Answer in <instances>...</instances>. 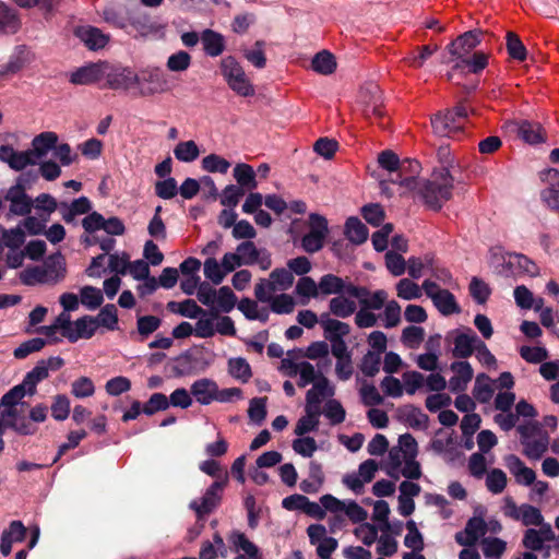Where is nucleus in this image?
Instances as JSON below:
<instances>
[{
	"mask_svg": "<svg viewBox=\"0 0 559 559\" xmlns=\"http://www.w3.org/2000/svg\"><path fill=\"white\" fill-rule=\"evenodd\" d=\"M311 68L319 74L329 75L335 71L336 61L331 52L322 50L312 58Z\"/></svg>",
	"mask_w": 559,
	"mask_h": 559,
	"instance_id": "603ef678",
	"label": "nucleus"
},
{
	"mask_svg": "<svg viewBox=\"0 0 559 559\" xmlns=\"http://www.w3.org/2000/svg\"><path fill=\"white\" fill-rule=\"evenodd\" d=\"M34 53L25 46H20L10 55L5 64L0 67V79L16 74L34 61Z\"/></svg>",
	"mask_w": 559,
	"mask_h": 559,
	"instance_id": "4be33fe9",
	"label": "nucleus"
},
{
	"mask_svg": "<svg viewBox=\"0 0 559 559\" xmlns=\"http://www.w3.org/2000/svg\"><path fill=\"white\" fill-rule=\"evenodd\" d=\"M57 142L58 135L55 132H43L33 139L31 152H34V157L38 160L53 150Z\"/></svg>",
	"mask_w": 559,
	"mask_h": 559,
	"instance_id": "a19ab883",
	"label": "nucleus"
},
{
	"mask_svg": "<svg viewBox=\"0 0 559 559\" xmlns=\"http://www.w3.org/2000/svg\"><path fill=\"white\" fill-rule=\"evenodd\" d=\"M423 286L414 283L409 278H402L396 284L397 297L404 300L419 299L423 296Z\"/></svg>",
	"mask_w": 559,
	"mask_h": 559,
	"instance_id": "680f3d73",
	"label": "nucleus"
},
{
	"mask_svg": "<svg viewBox=\"0 0 559 559\" xmlns=\"http://www.w3.org/2000/svg\"><path fill=\"white\" fill-rule=\"evenodd\" d=\"M480 43V33L469 31L459 36L448 47L449 57L444 59L445 63H455L461 61Z\"/></svg>",
	"mask_w": 559,
	"mask_h": 559,
	"instance_id": "ddd939ff",
	"label": "nucleus"
},
{
	"mask_svg": "<svg viewBox=\"0 0 559 559\" xmlns=\"http://www.w3.org/2000/svg\"><path fill=\"white\" fill-rule=\"evenodd\" d=\"M75 35L92 50L104 48L109 41L108 35L90 25L78 27Z\"/></svg>",
	"mask_w": 559,
	"mask_h": 559,
	"instance_id": "7c9ffc66",
	"label": "nucleus"
},
{
	"mask_svg": "<svg viewBox=\"0 0 559 559\" xmlns=\"http://www.w3.org/2000/svg\"><path fill=\"white\" fill-rule=\"evenodd\" d=\"M361 100L365 104L366 116H383L381 91L377 85H370L366 92L362 93Z\"/></svg>",
	"mask_w": 559,
	"mask_h": 559,
	"instance_id": "ea45409f",
	"label": "nucleus"
},
{
	"mask_svg": "<svg viewBox=\"0 0 559 559\" xmlns=\"http://www.w3.org/2000/svg\"><path fill=\"white\" fill-rule=\"evenodd\" d=\"M504 464L509 472L514 476L518 484L531 486L536 479L535 472L527 467L516 455L506 456Z\"/></svg>",
	"mask_w": 559,
	"mask_h": 559,
	"instance_id": "bb28decb",
	"label": "nucleus"
},
{
	"mask_svg": "<svg viewBox=\"0 0 559 559\" xmlns=\"http://www.w3.org/2000/svg\"><path fill=\"white\" fill-rule=\"evenodd\" d=\"M217 383L209 378L195 380L190 388L191 395L201 405H210L215 400Z\"/></svg>",
	"mask_w": 559,
	"mask_h": 559,
	"instance_id": "cd10ccee",
	"label": "nucleus"
},
{
	"mask_svg": "<svg viewBox=\"0 0 559 559\" xmlns=\"http://www.w3.org/2000/svg\"><path fill=\"white\" fill-rule=\"evenodd\" d=\"M278 369L286 377H298L299 388L313 384L320 376H323L312 364L301 359L299 354L294 352L287 353L286 357L281 360Z\"/></svg>",
	"mask_w": 559,
	"mask_h": 559,
	"instance_id": "7ed1b4c3",
	"label": "nucleus"
},
{
	"mask_svg": "<svg viewBox=\"0 0 559 559\" xmlns=\"http://www.w3.org/2000/svg\"><path fill=\"white\" fill-rule=\"evenodd\" d=\"M503 513L513 520L521 521L525 526H538L544 523L539 509L531 504L516 506L510 498L504 499Z\"/></svg>",
	"mask_w": 559,
	"mask_h": 559,
	"instance_id": "9d476101",
	"label": "nucleus"
},
{
	"mask_svg": "<svg viewBox=\"0 0 559 559\" xmlns=\"http://www.w3.org/2000/svg\"><path fill=\"white\" fill-rule=\"evenodd\" d=\"M346 237L354 243H362L368 238V229L366 226L356 217H350L346 222L345 226Z\"/></svg>",
	"mask_w": 559,
	"mask_h": 559,
	"instance_id": "4d7b16f0",
	"label": "nucleus"
},
{
	"mask_svg": "<svg viewBox=\"0 0 559 559\" xmlns=\"http://www.w3.org/2000/svg\"><path fill=\"white\" fill-rule=\"evenodd\" d=\"M358 288L364 293L361 296L354 297L359 301L360 306L368 308L370 310H379L385 307V304L388 302V293L385 290L379 289L373 293H370L367 288L362 286H358Z\"/></svg>",
	"mask_w": 559,
	"mask_h": 559,
	"instance_id": "49530a36",
	"label": "nucleus"
},
{
	"mask_svg": "<svg viewBox=\"0 0 559 559\" xmlns=\"http://www.w3.org/2000/svg\"><path fill=\"white\" fill-rule=\"evenodd\" d=\"M310 230L304 236L301 246L307 252H317L323 247L328 234V222L319 214H310Z\"/></svg>",
	"mask_w": 559,
	"mask_h": 559,
	"instance_id": "9b49d317",
	"label": "nucleus"
},
{
	"mask_svg": "<svg viewBox=\"0 0 559 559\" xmlns=\"http://www.w3.org/2000/svg\"><path fill=\"white\" fill-rule=\"evenodd\" d=\"M167 307L171 312L189 319H197L204 311L193 299H186L180 302L170 301Z\"/></svg>",
	"mask_w": 559,
	"mask_h": 559,
	"instance_id": "864d4df0",
	"label": "nucleus"
},
{
	"mask_svg": "<svg viewBox=\"0 0 559 559\" xmlns=\"http://www.w3.org/2000/svg\"><path fill=\"white\" fill-rule=\"evenodd\" d=\"M48 284H56L66 276V261L61 254L49 257L43 264Z\"/></svg>",
	"mask_w": 559,
	"mask_h": 559,
	"instance_id": "37998d69",
	"label": "nucleus"
},
{
	"mask_svg": "<svg viewBox=\"0 0 559 559\" xmlns=\"http://www.w3.org/2000/svg\"><path fill=\"white\" fill-rule=\"evenodd\" d=\"M320 296H338L343 293L348 296H361L362 290L354 285L352 282L344 280L334 274H325L319 280Z\"/></svg>",
	"mask_w": 559,
	"mask_h": 559,
	"instance_id": "4468645a",
	"label": "nucleus"
},
{
	"mask_svg": "<svg viewBox=\"0 0 559 559\" xmlns=\"http://www.w3.org/2000/svg\"><path fill=\"white\" fill-rule=\"evenodd\" d=\"M294 284V275L289 270L275 269L271 272L269 280H261L254 287V295L259 301L270 299V294L284 292Z\"/></svg>",
	"mask_w": 559,
	"mask_h": 559,
	"instance_id": "0eeeda50",
	"label": "nucleus"
},
{
	"mask_svg": "<svg viewBox=\"0 0 559 559\" xmlns=\"http://www.w3.org/2000/svg\"><path fill=\"white\" fill-rule=\"evenodd\" d=\"M221 74L228 87L239 96L251 97L255 93L254 85L247 76L242 66L231 56L221 60Z\"/></svg>",
	"mask_w": 559,
	"mask_h": 559,
	"instance_id": "f03ea898",
	"label": "nucleus"
},
{
	"mask_svg": "<svg viewBox=\"0 0 559 559\" xmlns=\"http://www.w3.org/2000/svg\"><path fill=\"white\" fill-rule=\"evenodd\" d=\"M4 199L10 203V213L17 216L29 214L34 204V201L27 195L21 183L10 187Z\"/></svg>",
	"mask_w": 559,
	"mask_h": 559,
	"instance_id": "412c9836",
	"label": "nucleus"
},
{
	"mask_svg": "<svg viewBox=\"0 0 559 559\" xmlns=\"http://www.w3.org/2000/svg\"><path fill=\"white\" fill-rule=\"evenodd\" d=\"M140 80L150 84L147 91L143 92L144 95L160 94L169 90L167 78L158 68L144 70Z\"/></svg>",
	"mask_w": 559,
	"mask_h": 559,
	"instance_id": "473e14b6",
	"label": "nucleus"
},
{
	"mask_svg": "<svg viewBox=\"0 0 559 559\" xmlns=\"http://www.w3.org/2000/svg\"><path fill=\"white\" fill-rule=\"evenodd\" d=\"M539 526V530L530 528L525 532L523 544L526 548L539 550L545 542L554 540L555 534L550 524L543 523Z\"/></svg>",
	"mask_w": 559,
	"mask_h": 559,
	"instance_id": "c756f323",
	"label": "nucleus"
},
{
	"mask_svg": "<svg viewBox=\"0 0 559 559\" xmlns=\"http://www.w3.org/2000/svg\"><path fill=\"white\" fill-rule=\"evenodd\" d=\"M0 160L16 171L23 170L27 166H33L37 163L34 157V152H31V150L16 151L11 145L0 146Z\"/></svg>",
	"mask_w": 559,
	"mask_h": 559,
	"instance_id": "6ab92c4d",
	"label": "nucleus"
},
{
	"mask_svg": "<svg viewBox=\"0 0 559 559\" xmlns=\"http://www.w3.org/2000/svg\"><path fill=\"white\" fill-rule=\"evenodd\" d=\"M264 302L270 304V309L277 314L292 313L296 306V300L288 294H280L276 296L270 294V299Z\"/></svg>",
	"mask_w": 559,
	"mask_h": 559,
	"instance_id": "5fc2aeb1",
	"label": "nucleus"
},
{
	"mask_svg": "<svg viewBox=\"0 0 559 559\" xmlns=\"http://www.w3.org/2000/svg\"><path fill=\"white\" fill-rule=\"evenodd\" d=\"M234 177L241 187L257 188L254 170L248 164H237L234 168Z\"/></svg>",
	"mask_w": 559,
	"mask_h": 559,
	"instance_id": "338daca9",
	"label": "nucleus"
},
{
	"mask_svg": "<svg viewBox=\"0 0 559 559\" xmlns=\"http://www.w3.org/2000/svg\"><path fill=\"white\" fill-rule=\"evenodd\" d=\"M515 127L519 136L528 144H536L544 141V134L539 123L523 120L520 122H511Z\"/></svg>",
	"mask_w": 559,
	"mask_h": 559,
	"instance_id": "a18cd8bd",
	"label": "nucleus"
},
{
	"mask_svg": "<svg viewBox=\"0 0 559 559\" xmlns=\"http://www.w3.org/2000/svg\"><path fill=\"white\" fill-rule=\"evenodd\" d=\"M537 271V266L532 260L519 253H506L498 269V272L506 277L524 274L536 275Z\"/></svg>",
	"mask_w": 559,
	"mask_h": 559,
	"instance_id": "1a4fd4ad",
	"label": "nucleus"
},
{
	"mask_svg": "<svg viewBox=\"0 0 559 559\" xmlns=\"http://www.w3.org/2000/svg\"><path fill=\"white\" fill-rule=\"evenodd\" d=\"M473 394L480 403H488L491 400L493 388L488 376L480 373L476 377Z\"/></svg>",
	"mask_w": 559,
	"mask_h": 559,
	"instance_id": "6e6d98bb",
	"label": "nucleus"
},
{
	"mask_svg": "<svg viewBox=\"0 0 559 559\" xmlns=\"http://www.w3.org/2000/svg\"><path fill=\"white\" fill-rule=\"evenodd\" d=\"M63 366V359L60 357H49L39 360L36 366L26 373L23 384L27 389L28 394H34L36 385L48 378L49 371L59 370Z\"/></svg>",
	"mask_w": 559,
	"mask_h": 559,
	"instance_id": "f8f14e48",
	"label": "nucleus"
},
{
	"mask_svg": "<svg viewBox=\"0 0 559 559\" xmlns=\"http://www.w3.org/2000/svg\"><path fill=\"white\" fill-rule=\"evenodd\" d=\"M237 302V297L228 286H222L217 289L215 306L213 307L217 311L228 313L230 312Z\"/></svg>",
	"mask_w": 559,
	"mask_h": 559,
	"instance_id": "0e129e2a",
	"label": "nucleus"
},
{
	"mask_svg": "<svg viewBox=\"0 0 559 559\" xmlns=\"http://www.w3.org/2000/svg\"><path fill=\"white\" fill-rule=\"evenodd\" d=\"M217 557H227V547L224 539L215 534L213 543L204 542L200 550V559H216Z\"/></svg>",
	"mask_w": 559,
	"mask_h": 559,
	"instance_id": "3c124183",
	"label": "nucleus"
},
{
	"mask_svg": "<svg viewBox=\"0 0 559 559\" xmlns=\"http://www.w3.org/2000/svg\"><path fill=\"white\" fill-rule=\"evenodd\" d=\"M544 176V180L550 186L542 191V200L549 209L559 213V171L549 169Z\"/></svg>",
	"mask_w": 559,
	"mask_h": 559,
	"instance_id": "c85d7f7f",
	"label": "nucleus"
},
{
	"mask_svg": "<svg viewBox=\"0 0 559 559\" xmlns=\"http://www.w3.org/2000/svg\"><path fill=\"white\" fill-rule=\"evenodd\" d=\"M26 528L21 521L11 522L8 530L2 533L0 551L7 557L11 554L14 543L22 542L25 538Z\"/></svg>",
	"mask_w": 559,
	"mask_h": 559,
	"instance_id": "72a5a7b5",
	"label": "nucleus"
},
{
	"mask_svg": "<svg viewBox=\"0 0 559 559\" xmlns=\"http://www.w3.org/2000/svg\"><path fill=\"white\" fill-rule=\"evenodd\" d=\"M452 377L449 380V389L452 392H463L473 379L474 370L467 361H454L450 366Z\"/></svg>",
	"mask_w": 559,
	"mask_h": 559,
	"instance_id": "393cba45",
	"label": "nucleus"
},
{
	"mask_svg": "<svg viewBox=\"0 0 559 559\" xmlns=\"http://www.w3.org/2000/svg\"><path fill=\"white\" fill-rule=\"evenodd\" d=\"M355 299L356 298L354 296H348L347 294L343 293L330 299L329 310L337 318H348L357 310V304Z\"/></svg>",
	"mask_w": 559,
	"mask_h": 559,
	"instance_id": "c9c22d12",
	"label": "nucleus"
},
{
	"mask_svg": "<svg viewBox=\"0 0 559 559\" xmlns=\"http://www.w3.org/2000/svg\"><path fill=\"white\" fill-rule=\"evenodd\" d=\"M201 41L205 53L211 57L219 56L225 49L224 37L212 29H205L201 34Z\"/></svg>",
	"mask_w": 559,
	"mask_h": 559,
	"instance_id": "de8ad7c7",
	"label": "nucleus"
},
{
	"mask_svg": "<svg viewBox=\"0 0 559 559\" xmlns=\"http://www.w3.org/2000/svg\"><path fill=\"white\" fill-rule=\"evenodd\" d=\"M323 414L332 425H338L345 420L346 412L340 401L335 399L328 400L321 408Z\"/></svg>",
	"mask_w": 559,
	"mask_h": 559,
	"instance_id": "052dcab7",
	"label": "nucleus"
},
{
	"mask_svg": "<svg viewBox=\"0 0 559 559\" xmlns=\"http://www.w3.org/2000/svg\"><path fill=\"white\" fill-rule=\"evenodd\" d=\"M295 295L299 299L300 305H308L310 299L320 297L319 282L309 276H301L295 286Z\"/></svg>",
	"mask_w": 559,
	"mask_h": 559,
	"instance_id": "58836bf2",
	"label": "nucleus"
},
{
	"mask_svg": "<svg viewBox=\"0 0 559 559\" xmlns=\"http://www.w3.org/2000/svg\"><path fill=\"white\" fill-rule=\"evenodd\" d=\"M228 542L231 548L243 559H262V555L257 545H254L243 533L235 531L229 537Z\"/></svg>",
	"mask_w": 559,
	"mask_h": 559,
	"instance_id": "a878e982",
	"label": "nucleus"
},
{
	"mask_svg": "<svg viewBox=\"0 0 559 559\" xmlns=\"http://www.w3.org/2000/svg\"><path fill=\"white\" fill-rule=\"evenodd\" d=\"M335 395V385L325 377L320 376L306 393L307 407L321 411L322 403Z\"/></svg>",
	"mask_w": 559,
	"mask_h": 559,
	"instance_id": "dca6fc26",
	"label": "nucleus"
},
{
	"mask_svg": "<svg viewBox=\"0 0 559 559\" xmlns=\"http://www.w3.org/2000/svg\"><path fill=\"white\" fill-rule=\"evenodd\" d=\"M195 322V336L200 338L213 337L216 333L225 336H235L236 328L229 317H219L217 313L204 310Z\"/></svg>",
	"mask_w": 559,
	"mask_h": 559,
	"instance_id": "20e7f679",
	"label": "nucleus"
},
{
	"mask_svg": "<svg viewBox=\"0 0 559 559\" xmlns=\"http://www.w3.org/2000/svg\"><path fill=\"white\" fill-rule=\"evenodd\" d=\"M108 269L115 275H126L130 266V255L127 252H116L107 257Z\"/></svg>",
	"mask_w": 559,
	"mask_h": 559,
	"instance_id": "774afa93",
	"label": "nucleus"
},
{
	"mask_svg": "<svg viewBox=\"0 0 559 559\" xmlns=\"http://www.w3.org/2000/svg\"><path fill=\"white\" fill-rule=\"evenodd\" d=\"M96 329L104 328L108 331H115L118 329V312L115 305L109 304L104 306L98 314L94 317Z\"/></svg>",
	"mask_w": 559,
	"mask_h": 559,
	"instance_id": "8fccbe9b",
	"label": "nucleus"
},
{
	"mask_svg": "<svg viewBox=\"0 0 559 559\" xmlns=\"http://www.w3.org/2000/svg\"><path fill=\"white\" fill-rule=\"evenodd\" d=\"M321 411H317L305 406V415L301 416L294 429L298 437L306 436L309 432L316 431L319 427Z\"/></svg>",
	"mask_w": 559,
	"mask_h": 559,
	"instance_id": "c03bdc74",
	"label": "nucleus"
},
{
	"mask_svg": "<svg viewBox=\"0 0 559 559\" xmlns=\"http://www.w3.org/2000/svg\"><path fill=\"white\" fill-rule=\"evenodd\" d=\"M226 481L227 474H225L222 480L214 481L205 491L200 501H191L190 508L195 511L198 516L209 514L218 506L221 501V495L226 485Z\"/></svg>",
	"mask_w": 559,
	"mask_h": 559,
	"instance_id": "f3484780",
	"label": "nucleus"
},
{
	"mask_svg": "<svg viewBox=\"0 0 559 559\" xmlns=\"http://www.w3.org/2000/svg\"><path fill=\"white\" fill-rule=\"evenodd\" d=\"M81 304L90 310H95L104 301L103 292L94 286H84L80 290Z\"/></svg>",
	"mask_w": 559,
	"mask_h": 559,
	"instance_id": "bf43d9fd",
	"label": "nucleus"
},
{
	"mask_svg": "<svg viewBox=\"0 0 559 559\" xmlns=\"http://www.w3.org/2000/svg\"><path fill=\"white\" fill-rule=\"evenodd\" d=\"M439 50L438 45H425L416 47L404 57V62L414 69L425 67L427 61Z\"/></svg>",
	"mask_w": 559,
	"mask_h": 559,
	"instance_id": "79ce46f5",
	"label": "nucleus"
},
{
	"mask_svg": "<svg viewBox=\"0 0 559 559\" xmlns=\"http://www.w3.org/2000/svg\"><path fill=\"white\" fill-rule=\"evenodd\" d=\"M447 338L453 344L452 354L459 358L469 357L476 349L480 340L472 330H454Z\"/></svg>",
	"mask_w": 559,
	"mask_h": 559,
	"instance_id": "2eb2a0df",
	"label": "nucleus"
},
{
	"mask_svg": "<svg viewBox=\"0 0 559 559\" xmlns=\"http://www.w3.org/2000/svg\"><path fill=\"white\" fill-rule=\"evenodd\" d=\"M238 309L248 320H258L266 322L269 319V309L260 307L257 301L250 298H243L238 302Z\"/></svg>",
	"mask_w": 559,
	"mask_h": 559,
	"instance_id": "09e8293b",
	"label": "nucleus"
},
{
	"mask_svg": "<svg viewBox=\"0 0 559 559\" xmlns=\"http://www.w3.org/2000/svg\"><path fill=\"white\" fill-rule=\"evenodd\" d=\"M453 179L447 169H442L433 176L431 181L420 182L417 192L424 199L427 206L440 210L452 197Z\"/></svg>",
	"mask_w": 559,
	"mask_h": 559,
	"instance_id": "f257e3e1",
	"label": "nucleus"
},
{
	"mask_svg": "<svg viewBox=\"0 0 559 559\" xmlns=\"http://www.w3.org/2000/svg\"><path fill=\"white\" fill-rule=\"evenodd\" d=\"M420 169V164L415 159H405L401 163L399 180H393L394 183H399L401 193L413 192L417 190L420 185V181L417 178Z\"/></svg>",
	"mask_w": 559,
	"mask_h": 559,
	"instance_id": "aec40b11",
	"label": "nucleus"
},
{
	"mask_svg": "<svg viewBox=\"0 0 559 559\" xmlns=\"http://www.w3.org/2000/svg\"><path fill=\"white\" fill-rule=\"evenodd\" d=\"M486 532V522L481 518L474 516L467 522L465 531L456 535V542L461 545H473Z\"/></svg>",
	"mask_w": 559,
	"mask_h": 559,
	"instance_id": "f704fd0d",
	"label": "nucleus"
},
{
	"mask_svg": "<svg viewBox=\"0 0 559 559\" xmlns=\"http://www.w3.org/2000/svg\"><path fill=\"white\" fill-rule=\"evenodd\" d=\"M524 454L531 460H538L549 447V436L537 425L526 424L518 428Z\"/></svg>",
	"mask_w": 559,
	"mask_h": 559,
	"instance_id": "39448f33",
	"label": "nucleus"
},
{
	"mask_svg": "<svg viewBox=\"0 0 559 559\" xmlns=\"http://www.w3.org/2000/svg\"><path fill=\"white\" fill-rule=\"evenodd\" d=\"M426 295L432 300L436 308L444 316L453 314L460 311V307L453 296L447 289L440 288L435 282L426 280L423 283Z\"/></svg>",
	"mask_w": 559,
	"mask_h": 559,
	"instance_id": "6e6552de",
	"label": "nucleus"
},
{
	"mask_svg": "<svg viewBox=\"0 0 559 559\" xmlns=\"http://www.w3.org/2000/svg\"><path fill=\"white\" fill-rule=\"evenodd\" d=\"M106 73V63H88L73 71L70 75V82L78 85H88L99 82Z\"/></svg>",
	"mask_w": 559,
	"mask_h": 559,
	"instance_id": "b1692460",
	"label": "nucleus"
},
{
	"mask_svg": "<svg viewBox=\"0 0 559 559\" xmlns=\"http://www.w3.org/2000/svg\"><path fill=\"white\" fill-rule=\"evenodd\" d=\"M96 323L94 317L84 316L73 321L71 332L67 333V338L70 342H76L80 338H91L96 333Z\"/></svg>",
	"mask_w": 559,
	"mask_h": 559,
	"instance_id": "4c0bfd02",
	"label": "nucleus"
},
{
	"mask_svg": "<svg viewBox=\"0 0 559 559\" xmlns=\"http://www.w3.org/2000/svg\"><path fill=\"white\" fill-rule=\"evenodd\" d=\"M468 108L464 105L457 106L454 111L439 112L431 118L433 132L439 136H453L464 128L465 119L468 116Z\"/></svg>",
	"mask_w": 559,
	"mask_h": 559,
	"instance_id": "423d86ee",
	"label": "nucleus"
},
{
	"mask_svg": "<svg viewBox=\"0 0 559 559\" xmlns=\"http://www.w3.org/2000/svg\"><path fill=\"white\" fill-rule=\"evenodd\" d=\"M21 283L27 286L48 284L43 265H35L20 272Z\"/></svg>",
	"mask_w": 559,
	"mask_h": 559,
	"instance_id": "e2e57ef3",
	"label": "nucleus"
},
{
	"mask_svg": "<svg viewBox=\"0 0 559 559\" xmlns=\"http://www.w3.org/2000/svg\"><path fill=\"white\" fill-rule=\"evenodd\" d=\"M104 79L107 85L115 90H129L140 82L139 75L129 68H111L106 63Z\"/></svg>",
	"mask_w": 559,
	"mask_h": 559,
	"instance_id": "5701e85b",
	"label": "nucleus"
},
{
	"mask_svg": "<svg viewBox=\"0 0 559 559\" xmlns=\"http://www.w3.org/2000/svg\"><path fill=\"white\" fill-rule=\"evenodd\" d=\"M320 324L323 329L324 336L330 342L343 340V337L346 336L350 331V328L347 323L331 318L330 313H322L320 316Z\"/></svg>",
	"mask_w": 559,
	"mask_h": 559,
	"instance_id": "2f4dec72",
	"label": "nucleus"
},
{
	"mask_svg": "<svg viewBox=\"0 0 559 559\" xmlns=\"http://www.w3.org/2000/svg\"><path fill=\"white\" fill-rule=\"evenodd\" d=\"M228 371L230 376L243 383L251 378V368L245 358L237 357L228 360Z\"/></svg>",
	"mask_w": 559,
	"mask_h": 559,
	"instance_id": "69168bd1",
	"label": "nucleus"
},
{
	"mask_svg": "<svg viewBox=\"0 0 559 559\" xmlns=\"http://www.w3.org/2000/svg\"><path fill=\"white\" fill-rule=\"evenodd\" d=\"M401 449L408 457V463L405 467L404 477L409 479H418L421 475L420 465L416 461L417 456V442L409 433L402 435L399 438V444L395 447Z\"/></svg>",
	"mask_w": 559,
	"mask_h": 559,
	"instance_id": "a211bd4d",
	"label": "nucleus"
},
{
	"mask_svg": "<svg viewBox=\"0 0 559 559\" xmlns=\"http://www.w3.org/2000/svg\"><path fill=\"white\" fill-rule=\"evenodd\" d=\"M407 463L408 457L406 454L403 453L401 449L393 447L389 451V455L383 468L390 477L399 479L401 476L404 477Z\"/></svg>",
	"mask_w": 559,
	"mask_h": 559,
	"instance_id": "e433bc0d",
	"label": "nucleus"
},
{
	"mask_svg": "<svg viewBox=\"0 0 559 559\" xmlns=\"http://www.w3.org/2000/svg\"><path fill=\"white\" fill-rule=\"evenodd\" d=\"M174 155L182 163H191L199 157L200 150L194 141H183L175 146Z\"/></svg>",
	"mask_w": 559,
	"mask_h": 559,
	"instance_id": "13d9d810",
	"label": "nucleus"
}]
</instances>
